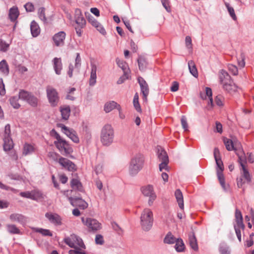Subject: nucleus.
I'll list each match as a JSON object with an SVG mask.
<instances>
[{"mask_svg":"<svg viewBox=\"0 0 254 254\" xmlns=\"http://www.w3.org/2000/svg\"><path fill=\"white\" fill-rule=\"evenodd\" d=\"M20 195L23 197L29 198L36 201L41 200L44 198L43 193L41 191L38 190L21 192L20 193Z\"/></svg>","mask_w":254,"mask_h":254,"instance_id":"nucleus-12","label":"nucleus"},{"mask_svg":"<svg viewBox=\"0 0 254 254\" xmlns=\"http://www.w3.org/2000/svg\"><path fill=\"white\" fill-rule=\"evenodd\" d=\"M205 94H206V95H205V98H204L202 95H201V96L202 99H206V97H208V103H207V105L206 106V108L207 110H210L213 107V99H212V93L211 89L209 87H206L205 88Z\"/></svg>","mask_w":254,"mask_h":254,"instance_id":"nucleus-23","label":"nucleus"},{"mask_svg":"<svg viewBox=\"0 0 254 254\" xmlns=\"http://www.w3.org/2000/svg\"><path fill=\"white\" fill-rule=\"evenodd\" d=\"M19 15V12L17 7L13 6L9 10V17L11 21H14Z\"/></svg>","mask_w":254,"mask_h":254,"instance_id":"nucleus-30","label":"nucleus"},{"mask_svg":"<svg viewBox=\"0 0 254 254\" xmlns=\"http://www.w3.org/2000/svg\"><path fill=\"white\" fill-rule=\"evenodd\" d=\"M217 178L223 190L225 191H228L229 190V187L228 185H227L225 184L224 175L221 176L219 175V176H217Z\"/></svg>","mask_w":254,"mask_h":254,"instance_id":"nucleus-49","label":"nucleus"},{"mask_svg":"<svg viewBox=\"0 0 254 254\" xmlns=\"http://www.w3.org/2000/svg\"><path fill=\"white\" fill-rule=\"evenodd\" d=\"M87 18L88 22L94 27H95L97 30L102 34L105 35L106 33V30L103 26L97 20H96L92 15L89 14L88 16H87Z\"/></svg>","mask_w":254,"mask_h":254,"instance_id":"nucleus-18","label":"nucleus"},{"mask_svg":"<svg viewBox=\"0 0 254 254\" xmlns=\"http://www.w3.org/2000/svg\"><path fill=\"white\" fill-rule=\"evenodd\" d=\"M163 7L165 8L166 11L168 12H171V8L170 6V2L169 0H161Z\"/></svg>","mask_w":254,"mask_h":254,"instance_id":"nucleus-58","label":"nucleus"},{"mask_svg":"<svg viewBox=\"0 0 254 254\" xmlns=\"http://www.w3.org/2000/svg\"><path fill=\"white\" fill-rule=\"evenodd\" d=\"M53 64L56 73L60 75L62 69V64L61 59L55 58L53 60Z\"/></svg>","mask_w":254,"mask_h":254,"instance_id":"nucleus-26","label":"nucleus"},{"mask_svg":"<svg viewBox=\"0 0 254 254\" xmlns=\"http://www.w3.org/2000/svg\"><path fill=\"white\" fill-rule=\"evenodd\" d=\"M224 99L222 96L219 95L217 96L215 99V102L217 105L222 106L223 105Z\"/></svg>","mask_w":254,"mask_h":254,"instance_id":"nucleus-62","label":"nucleus"},{"mask_svg":"<svg viewBox=\"0 0 254 254\" xmlns=\"http://www.w3.org/2000/svg\"><path fill=\"white\" fill-rule=\"evenodd\" d=\"M19 98L20 99L25 101L30 106L35 107L38 103V98L32 93L24 90H20L19 92Z\"/></svg>","mask_w":254,"mask_h":254,"instance_id":"nucleus-7","label":"nucleus"},{"mask_svg":"<svg viewBox=\"0 0 254 254\" xmlns=\"http://www.w3.org/2000/svg\"><path fill=\"white\" fill-rule=\"evenodd\" d=\"M35 151V148L32 144L26 143L24 144L23 147L22 154L24 156L30 155Z\"/></svg>","mask_w":254,"mask_h":254,"instance_id":"nucleus-25","label":"nucleus"},{"mask_svg":"<svg viewBox=\"0 0 254 254\" xmlns=\"http://www.w3.org/2000/svg\"><path fill=\"white\" fill-rule=\"evenodd\" d=\"M13 147V143L11 137H3V149L5 151H9Z\"/></svg>","mask_w":254,"mask_h":254,"instance_id":"nucleus-33","label":"nucleus"},{"mask_svg":"<svg viewBox=\"0 0 254 254\" xmlns=\"http://www.w3.org/2000/svg\"><path fill=\"white\" fill-rule=\"evenodd\" d=\"M10 127L9 124L5 126L3 137H10Z\"/></svg>","mask_w":254,"mask_h":254,"instance_id":"nucleus-59","label":"nucleus"},{"mask_svg":"<svg viewBox=\"0 0 254 254\" xmlns=\"http://www.w3.org/2000/svg\"><path fill=\"white\" fill-rule=\"evenodd\" d=\"M60 112L63 120H67L69 118L70 113V109L69 106L61 107Z\"/></svg>","mask_w":254,"mask_h":254,"instance_id":"nucleus-32","label":"nucleus"},{"mask_svg":"<svg viewBox=\"0 0 254 254\" xmlns=\"http://www.w3.org/2000/svg\"><path fill=\"white\" fill-rule=\"evenodd\" d=\"M228 67L230 72L232 73L234 75H236L238 74V70L237 67L232 64H229L228 65Z\"/></svg>","mask_w":254,"mask_h":254,"instance_id":"nucleus-55","label":"nucleus"},{"mask_svg":"<svg viewBox=\"0 0 254 254\" xmlns=\"http://www.w3.org/2000/svg\"><path fill=\"white\" fill-rule=\"evenodd\" d=\"M0 71L5 75L9 73L8 65L5 60H2L0 62Z\"/></svg>","mask_w":254,"mask_h":254,"instance_id":"nucleus-37","label":"nucleus"},{"mask_svg":"<svg viewBox=\"0 0 254 254\" xmlns=\"http://www.w3.org/2000/svg\"><path fill=\"white\" fill-rule=\"evenodd\" d=\"M58 126L61 128L62 131L71 139L74 142L78 143L79 141V138L76 131L72 129L66 127L63 124H58Z\"/></svg>","mask_w":254,"mask_h":254,"instance_id":"nucleus-13","label":"nucleus"},{"mask_svg":"<svg viewBox=\"0 0 254 254\" xmlns=\"http://www.w3.org/2000/svg\"><path fill=\"white\" fill-rule=\"evenodd\" d=\"M141 190L144 196L149 197L148 204L149 206L152 205L153 201L156 198V195L154 192L153 186L148 185L142 187Z\"/></svg>","mask_w":254,"mask_h":254,"instance_id":"nucleus-11","label":"nucleus"},{"mask_svg":"<svg viewBox=\"0 0 254 254\" xmlns=\"http://www.w3.org/2000/svg\"><path fill=\"white\" fill-rule=\"evenodd\" d=\"M188 66L190 73L194 77L198 76V72L195 64L193 61H190L188 62Z\"/></svg>","mask_w":254,"mask_h":254,"instance_id":"nucleus-36","label":"nucleus"},{"mask_svg":"<svg viewBox=\"0 0 254 254\" xmlns=\"http://www.w3.org/2000/svg\"><path fill=\"white\" fill-rule=\"evenodd\" d=\"M116 61L118 65L122 69L124 72L125 73V76H126L128 70L127 64L125 61L121 60L119 58H117Z\"/></svg>","mask_w":254,"mask_h":254,"instance_id":"nucleus-38","label":"nucleus"},{"mask_svg":"<svg viewBox=\"0 0 254 254\" xmlns=\"http://www.w3.org/2000/svg\"><path fill=\"white\" fill-rule=\"evenodd\" d=\"M4 84L1 78H0V95L3 96L5 94Z\"/></svg>","mask_w":254,"mask_h":254,"instance_id":"nucleus-61","label":"nucleus"},{"mask_svg":"<svg viewBox=\"0 0 254 254\" xmlns=\"http://www.w3.org/2000/svg\"><path fill=\"white\" fill-rule=\"evenodd\" d=\"M215 160L217 165V176H219V175L221 176L223 175L224 166L221 158H217Z\"/></svg>","mask_w":254,"mask_h":254,"instance_id":"nucleus-39","label":"nucleus"},{"mask_svg":"<svg viewBox=\"0 0 254 254\" xmlns=\"http://www.w3.org/2000/svg\"><path fill=\"white\" fill-rule=\"evenodd\" d=\"M46 93L51 105L53 107L57 106L60 97L56 89L51 86H48L46 88Z\"/></svg>","mask_w":254,"mask_h":254,"instance_id":"nucleus-10","label":"nucleus"},{"mask_svg":"<svg viewBox=\"0 0 254 254\" xmlns=\"http://www.w3.org/2000/svg\"><path fill=\"white\" fill-rule=\"evenodd\" d=\"M140 225L144 231H149L152 227L153 223V213L149 208H145L140 216Z\"/></svg>","mask_w":254,"mask_h":254,"instance_id":"nucleus-3","label":"nucleus"},{"mask_svg":"<svg viewBox=\"0 0 254 254\" xmlns=\"http://www.w3.org/2000/svg\"><path fill=\"white\" fill-rule=\"evenodd\" d=\"M221 84H222L223 89L228 92L235 91L237 89V86L231 79Z\"/></svg>","mask_w":254,"mask_h":254,"instance_id":"nucleus-24","label":"nucleus"},{"mask_svg":"<svg viewBox=\"0 0 254 254\" xmlns=\"http://www.w3.org/2000/svg\"><path fill=\"white\" fill-rule=\"evenodd\" d=\"M240 170L241 176L243 178L245 181H243V179L242 178H240L239 180L238 179L237 184L239 187H241L245 182H250L251 179L250 173L248 170H247L246 167L241 168Z\"/></svg>","mask_w":254,"mask_h":254,"instance_id":"nucleus-20","label":"nucleus"},{"mask_svg":"<svg viewBox=\"0 0 254 254\" xmlns=\"http://www.w3.org/2000/svg\"><path fill=\"white\" fill-rule=\"evenodd\" d=\"M120 105L117 102L112 101L107 102L104 105V111L106 113H109L114 109L118 108V106Z\"/></svg>","mask_w":254,"mask_h":254,"instance_id":"nucleus-27","label":"nucleus"},{"mask_svg":"<svg viewBox=\"0 0 254 254\" xmlns=\"http://www.w3.org/2000/svg\"><path fill=\"white\" fill-rule=\"evenodd\" d=\"M175 195L178 203L179 207L183 209L184 207V199L182 192L180 190L178 189L175 191Z\"/></svg>","mask_w":254,"mask_h":254,"instance_id":"nucleus-28","label":"nucleus"},{"mask_svg":"<svg viewBox=\"0 0 254 254\" xmlns=\"http://www.w3.org/2000/svg\"><path fill=\"white\" fill-rule=\"evenodd\" d=\"M6 231L10 234H20V230L17 226L12 224H8L6 225Z\"/></svg>","mask_w":254,"mask_h":254,"instance_id":"nucleus-31","label":"nucleus"},{"mask_svg":"<svg viewBox=\"0 0 254 254\" xmlns=\"http://www.w3.org/2000/svg\"><path fill=\"white\" fill-rule=\"evenodd\" d=\"M137 62L139 69L141 70H144L146 64L145 60L143 58L139 57L137 60Z\"/></svg>","mask_w":254,"mask_h":254,"instance_id":"nucleus-53","label":"nucleus"},{"mask_svg":"<svg viewBox=\"0 0 254 254\" xmlns=\"http://www.w3.org/2000/svg\"><path fill=\"white\" fill-rule=\"evenodd\" d=\"M64 243L70 248L77 249V247L85 249V246L82 239L77 235L72 234L64 239Z\"/></svg>","mask_w":254,"mask_h":254,"instance_id":"nucleus-6","label":"nucleus"},{"mask_svg":"<svg viewBox=\"0 0 254 254\" xmlns=\"http://www.w3.org/2000/svg\"><path fill=\"white\" fill-rule=\"evenodd\" d=\"M157 149L158 156L160 161H169L168 157L166 151L161 146H158Z\"/></svg>","mask_w":254,"mask_h":254,"instance_id":"nucleus-34","label":"nucleus"},{"mask_svg":"<svg viewBox=\"0 0 254 254\" xmlns=\"http://www.w3.org/2000/svg\"><path fill=\"white\" fill-rule=\"evenodd\" d=\"M239 162L241 165V168L246 167L245 165L247 162L246 156L245 155L239 156Z\"/></svg>","mask_w":254,"mask_h":254,"instance_id":"nucleus-57","label":"nucleus"},{"mask_svg":"<svg viewBox=\"0 0 254 254\" xmlns=\"http://www.w3.org/2000/svg\"><path fill=\"white\" fill-rule=\"evenodd\" d=\"M66 34L64 31H60L55 34L53 37L55 45L57 46H62L64 45Z\"/></svg>","mask_w":254,"mask_h":254,"instance_id":"nucleus-17","label":"nucleus"},{"mask_svg":"<svg viewBox=\"0 0 254 254\" xmlns=\"http://www.w3.org/2000/svg\"><path fill=\"white\" fill-rule=\"evenodd\" d=\"M24 7L27 12H32L34 10V6L32 3L27 2L24 5Z\"/></svg>","mask_w":254,"mask_h":254,"instance_id":"nucleus-60","label":"nucleus"},{"mask_svg":"<svg viewBox=\"0 0 254 254\" xmlns=\"http://www.w3.org/2000/svg\"><path fill=\"white\" fill-rule=\"evenodd\" d=\"M138 82L141 88V91L143 94V99L144 100L146 101L149 92L148 84L141 77L138 78Z\"/></svg>","mask_w":254,"mask_h":254,"instance_id":"nucleus-19","label":"nucleus"},{"mask_svg":"<svg viewBox=\"0 0 254 254\" xmlns=\"http://www.w3.org/2000/svg\"><path fill=\"white\" fill-rule=\"evenodd\" d=\"M225 5L226 7L229 14L231 17L235 21L237 20V17L235 14L234 9L230 4L227 2H224Z\"/></svg>","mask_w":254,"mask_h":254,"instance_id":"nucleus-44","label":"nucleus"},{"mask_svg":"<svg viewBox=\"0 0 254 254\" xmlns=\"http://www.w3.org/2000/svg\"><path fill=\"white\" fill-rule=\"evenodd\" d=\"M97 68V66L95 64H91L90 76L89 81V84L91 86H94L96 83Z\"/></svg>","mask_w":254,"mask_h":254,"instance_id":"nucleus-22","label":"nucleus"},{"mask_svg":"<svg viewBox=\"0 0 254 254\" xmlns=\"http://www.w3.org/2000/svg\"><path fill=\"white\" fill-rule=\"evenodd\" d=\"M176 241L177 239L171 233H168L164 240V243L168 244H174Z\"/></svg>","mask_w":254,"mask_h":254,"instance_id":"nucleus-50","label":"nucleus"},{"mask_svg":"<svg viewBox=\"0 0 254 254\" xmlns=\"http://www.w3.org/2000/svg\"><path fill=\"white\" fill-rule=\"evenodd\" d=\"M45 9L44 7H40L39 8L38 12L39 17L44 22H46L47 21V19L45 16Z\"/></svg>","mask_w":254,"mask_h":254,"instance_id":"nucleus-54","label":"nucleus"},{"mask_svg":"<svg viewBox=\"0 0 254 254\" xmlns=\"http://www.w3.org/2000/svg\"><path fill=\"white\" fill-rule=\"evenodd\" d=\"M81 59L80 56V54L79 53L76 54V57L75 60V64H74V68L75 72L77 73H79L80 70V68L81 67Z\"/></svg>","mask_w":254,"mask_h":254,"instance_id":"nucleus-45","label":"nucleus"},{"mask_svg":"<svg viewBox=\"0 0 254 254\" xmlns=\"http://www.w3.org/2000/svg\"><path fill=\"white\" fill-rule=\"evenodd\" d=\"M181 124L183 128L185 131L188 130V125L187 119L185 116H182L181 118Z\"/></svg>","mask_w":254,"mask_h":254,"instance_id":"nucleus-63","label":"nucleus"},{"mask_svg":"<svg viewBox=\"0 0 254 254\" xmlns=\"http://www.w3.org/2000/svg\"><path fill=\"white\" fill-rule=\"evenodd\" d=\"M219 251L220 254H231V250L229 247L224 243L220 244Z\"/></svg>","mask_w":254,"mask_h":254,"instance_id":"nucleus-41","label":"nucleus"},{"mask_svg":"<svg viewBox=\"0 0 254 254\" xmlns=\"http://www.w3.org/2000/svg\"><path fill=\"white\" fill-rule=\"evenodd\" d=\"M45 216L51 223L54 224L55 225L60 226L62 224V218L58 214L46 213Z\"/></svg>","mask_w":254,"mask_h":254,"instance_id":"nucleus-21","label":"nucleus"},{"mask_svg":"<svg viewBox=\"0 0 254 254\" xmlns=\"http://www.w3.org/2000/svg\"><path fill=\"white\" fill-rule=\"evenodd\" d=\"M138 100H139L138 95L137 94V93H136L134 95V98H133V106L137 112H140L141 110V107H140L139 103Z\"/></svg>","mask_w":254,"mask_h":254,"instance_id":"nucleus-52","label":"nucleus"},{"mask_svg":"<svg viewBox=\"0 0 254 254\" xmlns=\"http://www.w3.org/2000/svg\"><path fill=\"white\" fill-rule=\"evenodd\" d=\"M51 135L56 139L54 144L63 155L66 156L72 152L71 146L55 129L51 130Z\"/></svg>","mask_w":254,"mask_h":254,"instance_id":"nucleus-1","label":"nucleus"},{"mask_svg":"<svg viewBox=\"0 0 254 254\" xmlns=\"http://www.w3.org/2000/svg\"><path fill=\"white\" fill-rule=\"evenodd\" d=\"M189 240L191 248L194 251L197 250L198 246L196 239L193 233L189 235Z\"/></svg>","mask_w":254,"mask_h":254,"instance_id":"nucleus-40","label":"nucleus"},{"mask_svg":"<svg viewBox=\"0 0 254 254\" xmlns=\"http://www.w3.org/2000/svg\"><path fill=\"white\" fill-rule=\"evenodd\" d=\"M9 220L12 222H17L24 226L27 221V217L22 214L18 213H11L9 216Z\"/></svg>","mask_w":254,"mask_h":254,"instance_id":"nucleus-15","label":"nucleus"},{"mask_svg":"<svg viewBox=\"0 0 254 254\" xmlns=\"http://www.w3.org/2000/svg\"><path fill=\"white\" fill-rule=\"evenodd\" d=\"M74 19L77 25L75 27L76 33L78 37H81L83 32L82 29L85 27L86 22L80 9L76 8L75 10Z\"/></svg>","mask_w":254,"mask_h":254,"instance_id":"nucleus-5","label":"nucleus"},{"mask_svg":"<svg viewBox=\"0 0 254 254\" xmlns=\"http://www.w3.org/2000/svg\"><path fill=\"white\" fill-rule=\"evenodd\" d=\"M176 244L175 246V248L176 250L178 252H182L185 249V245L182 241V240L177 239L175 242Z\"/></svg>","mask_w":254,"mask_h":254,"instance_id":"nucleus-48","label":"nucleus"},{"mask_svg":"<svg viewBox=\"0 0 254 254\" xmlns=\"http://www.w3.org/2000/svg\"><path fill=\"white\" fill-rule=\"evenodd\" d=\"M71 187L74 189L81 191L82 186L79 181L76 179H73L71 181Z\"/></svg>","mask_w":254,"mask_h":254,"instance_id":"nucleus-42","label":"nucleus"},{"mask_svg":"<svg viewBox=\"0 0 254 254\" xmlns=\"http://www.w3.org/2000/svg\"><path fill=\"white\" fill-rule=\"evenodd\" d=\"M223 141L226 148L228 151H232L235 149L234 142L232 140L227 138H224Z\"/></svg>","mask_w":254,"mask_h":254,"instance_id":"nucleus-46","label":"nucleus"},{"mask_svg":"<svg viewBox=\"0 0 254 254\" xmlns=\"http://www.w3.org/2000/svg\"><path fill=\"white\" fill-rule=\"evenodd\" d=\"M114 138V130L111 125H105L101 132V141L104 145L109 146L113 142Z\"/></svg>","mask_w":254,"mask_h":254,"instance_id":"nucleus-4","label":"nucleus"},{"mask_svg":"<svg viewBox=\"0 0 254 254\" xmlns=\"http://www.w3.org/2000/svg\"><path fill=\"white\" fill-rule=\"evenodd\" d=\"M33 230L35 232H38L44 236L52 237L53 236L52 233L48 229H44L39 228H33Z\"/></svg>","mask_w":254,"mask_h":254,"instance_id":"nucleus-43","label":"nucleus"},{"mask_svg":"<svg viewBox=\"0 0 254 254\" xmlns=\"http://www.w3.org/2000/svg\"><path fill=\"white\" fill-rule=\"evenodd\" d=\"M95 242L97 244L102 245L104 243L103 236L101 235H97L95 238Z\"/></svg>","mask_w":254,"mask_h":254,"instance_id":"nucleus-64","label":"nucleus"},{"mask_svg":"<svg viewBox=\"0 0 254 254\" xmlns=\"http://www.w3.org/2000/svg\"><path fill=\"white\" fill-rule=\"evenodd\" d=\"M58 163L61 166L69 171H74L76 169L75 165L67 158L60 157L59 158Z\"/></svg>","mask_w":254,"mask_h":254,"instance_id":"nucleus-14","label":"nucleus"},{"mask_svg":"<svg viewBox=\"0 0 254 254\" xmlns=\"http://www.w3.org/2000/svg\"><path fill=\"white\" fill-rule=\"evenodd\" d=\"M19 99V96H13L10 98V103L14 108L18 109L20 107V105L18 102Z\"/></svg>","mask_w":254,"mask_h":254,"instance_id":"nucleus-47","label":"nucleus"},{"mask_svg":"<svg viewBox=\"0 0 254 254\" xmlns=\"http://www.w3.org/2000/svg\"><path fill=\"white\" fill-rule=\"evenodd\" d=\"M81 221L89 231L96 232L101 228V224L95 219L82 217Z\"/></svg>","mask_w":254,"mask_h":254,"instance_id":"nucleus-9","label":"nucleus"},{"mask_svg":"<svg viewBox=\"0 0 254 254\" xmlns=\"http://www.w3.org/2000/svg\"><path fill=\"white\" fill-rule=\"evenodd\" d=\"M10 44L6 43L4 41L0 39V51L6 52L9 48Z\"/></svg>","mask_w":254,"mask_h":254,"instance_id":"nucleus-51","label":"nucleus"},{"mask_svg":"<svg viewBox=\"0 0 254 254\" xmlns=\"http://www.w3.org/2000/svg\"><path fill=\"white\" fill-rule=\"evenodd\" d=\"M235 222L234 229L237 237L240 242L241 241V229L244 230L245 225L243 222V217L240 211L238 209L235 211Z\"/></svg>","mask_w":254,"mask_h":254,"instance_id":"nucleus-8","label":"nucleus"},{"mask_svg":"<svg viewBox=\"0 0 254 254\" xmlns=\"http://www.w3.org/2000/svg\"><path fill=\"white\" fill-rule=\"evenodd\" d=\"M219 80L221 83L227 81L231 79L227 72L224 69H221L219 73Z\"/></svg>","mask_w":254,"mask_h":254,"instance_id":"nucleus-35","label":"nucleus"},{"mask_svg":"<svg viewBox=\"0 0 254 254\" xmlns=\"http://www.w3.org/2000/svg\"><path fill=\"white\" fill-rule=\"evenodd\" d=\"M30 29L31 34L34 37H37L40 33V27L38 24L35 21L31 22L30 25Z\"/></svg>","mask_w":254,"mask_h":254,"instance_id":"nucleus-29","label":"nucleus"},{"mask_svg":"<svg viewBox=\"0 0 254 254\" xmlns=\"http://www.w3.org/2000/svg\"><path fill=\"white\" fill-rule=\"evenodd\" d=\"M70 204L73 206H77L80 209H84L88 206V203L80 198H72L67 197Z\"/></svg>","mask_w":254,"mask_h":254,"instance_id":"nucleus-16","label":"nucleus"},{"mask_svg":"<svg viewBox=\"0 0 254 254\" xmlns=\"http://www.w3.org/2000/svg\"><path fill=\"white\" fill-rule=\"evenodd\" d=\"M144 159L141 154H136L130 160L128 167V172L130 176H134L142 169Z\"/></svg>","mask_w":254,"mask_h":254,"instance_id":"nucleus-2","label":"nucleus"},{"mask_svg":"<svg viewBox=\"0 0 254 254\" xmlns=\"http://www.w3.org/2000/svg\"><path fill=\"white\" fill-rule=\"evenodd\" d=\"M185 44L186 47L189 49L191 50L192 49V41L191 38L190 36H187L185 38Z\"/></svg>","mask_w":254,"mask_h":254,"instance_id":"nucleus-56","label":"nucleus"}]
</instances>
